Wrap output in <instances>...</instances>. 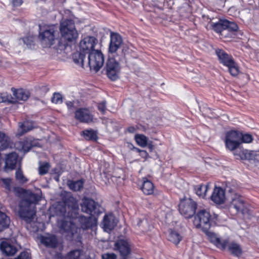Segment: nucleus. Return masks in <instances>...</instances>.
<instances>
[{
	"label": "nucleus",
	"instance_id": "1",
	"mask_svg": "<svg viewBox=\"0 0 259 259\" xmlns=\"http://www.w3.org/2000/svg\"><path fill=\"white\" fill-rule=\"evenodd\" d=\"M63 200L64 207L60 210L64 220L58 222L60 231L67 233V236L73 237L80 233L81 230L87 229L96 225V220L92 217H80L78 218V204L75 198L70 193H66Z\"/></svg>",
	"mask_w": 259,
	"mask_h": 259
},
{
	"label": "nucleus",
	"instance_id": "2",
	"mask_svg": "<svg viewBox=\"0 0 259 259\" xmlns=\"http://www.w3.org/2000/svg\"><path fill=\"white\" fill-rule=\"evenodd\" d=\"M40 199V196L38 194L28 191L19 205V216L27 224L26 228L28 229L32 228L31 231L33 232L38 230V227L34 220L36 212L35 205Z\"/></svg>",
	"mask_w": 259,
	"mask_h": 259
},
{
	"label": "nucleus",
	"instance_id": "3",
	"mask_svg": "<svg viewBox=\"0 0 259 259\" xmlns=\"http://www.w3.org/2000/svg\"><path fill=\"white\" fill-rule=\"evenodd\" d=\"M60 32L63 41L58 39H53L57 42V46L54 48L57 51V53L66 54V50L70 49L68 43H74L79 37V33L76 29L74 22L71 19H65L60 23Z\"/></svg>",
	"mask_w": 259,
	"mask_h": 259
},
{
	"label": "nucleus",
	"instance_id": "4",
	"mask_svg": "<svg viewBox=\"0 0 259 259\" xmlns=\"http://www.w3.org/2000/svg\"><path fill=\"white\" fill-rule=\"evenodd\" d=\"M215 53L220 62L228 68L230 73L233 76H236L239 73V68L232 57L220 49H217Z\"/></svg>",
	"mask_w": 259,
	"mask_h": 259
},
{
	"label": "nucleus",
	"instance_id": "5",
	"mask_svg": "<svg viewBox=\"0 0 259 259\" xmlns=\"http://www.w3.org/2000/svg\"><path fill=\"white\" fill-rule=\"evenodd\" d=\"M210 221L211 215L209 211L201 209L195 215L193 224L196 228L206 231L210 226Z\"/></svg>",
	"mask_w": 259,
	"mask_h": 259
},
{
	"label": "nucleus",
	"instance_id": "6",
	"mask_svg": "<svg viewBox=\"0 0 259 259\" xmlns=\"http://www.w3.org/2000/svg\"><path fill=\"white\" fill-rule=\"evenodd\" d=\"M104 58L101 51L96 50L88 54L87 64L91 69L97 72L103 66Z\"/></svg>",
	"mask_w": 259,
	"mask_h": 259
},
{
	"label": "nucleus",
	"instance_id": "7",
	"mask_svg": "<svg viewBox=\"0 0 259 259\" xmlns=\"http://www.w3.org/2000/svg\"><path fill=\"white\" fill-rule=\"evenodd\" d=\"M240 132L239 131L231 130L226 132L224 140L226 148L233 151L239 148L240 145Z\"/></svg>",
	"mask_w": 259,
	"mask_h": 259
},
{
	"label": "nucleus",
	"instance_id": "8",
	"mask_svg": "<svg viewBox=\"0 0 259 259\" xmlns=\"http://www.w3.org/2000/svg\"><path fill=\"white\" fill-rule=\"evenodd\" d=\"M196 209V203L191 198L182 200L179 204V211L186 218L193 215Z\"/></svg>",
	"mask_w": 259,
	"mask_h": 259
},
{
	"label": "nucleus",
	"instance_id": "9",
	"mask_svg": "<svg viewBox=\"0 0 259 259\" xmlns=\"http://www.w3.org/2000/svg\"><path fill=\"white\" fill-rule=\"evenodd\" d=\"M115 58H110L107 62L106 70L108 77L111 80H116L119 78L120 66L118 61Z\"/></svg>",
	"mask_w": 259,
	"mask_h": 259
},
{
	"label": "nucleus",
	"instance_id": "10",
	"mask_svg": "<svg viewBox=\"0 0 259 259\" xmlns=\"http://www.w3.org/2000/svg\"><path fill=\"white\" fill-rule=\"evenodd\" d=\"M212 29L218 33H222L226 30L236 31L238 30L237 25L227 20H220L217 23L211 24Z\"/></svg>",
	"mask_w": 259,
	"mask_h": 259
},
{
	"label": "nucleus",
	"instance_id": "11",
	"mask_svg": "<svg viewBox=\"0 0 259 259\" xmlns=\"http://www.w3.org/2000/svg\"><path fill=\"white\" fill-rule=\"evenodd\" d=\"M131 247L132 244L128 239H119L115 242L113 249L122 257H126L131 253Z\"/></svg>",
	"mask_w": 259,
	"mask_h": 259
},
{
	"label": "nucleus",
	"instance_id": "12",
	"mask_svg": "<svg viewBox=\"0 0 259 259\" xmlns=\"http://www.w3.org/2000/svg\"><path fill=\"white\" fill-rule=\"evenodd\" d=\"M97 43L98 40L95 37L87 36L80 40L79 45V50L84 54H88L96 50L94 48Z\"/></svg>",
	"mask_w": 259,
	"mask_h": 259
},
{
	"label": "nucleus",
	"instance_id": "13",
	"mask_svg": "<svg viewBox=\"0 0 259 259\" xmlns=\"http://www.w3.org/2000/svg\"><path fill=\"white\" fill-rule=\"evenodd\" d=\"M110 43L109 46V53L114 56L117 50L123 44L121 36L117 33L111 32L110 35Z\"/></svg>",
	"mask_w": 259,
	"mask_h": 259
},
{
	"label": "nucleus",
	"instance_id": "14",
	"mask_svg": "<svg viewBox=\"0 0 259 259\" xmlns=\"http://www.w3.org/2000/svg\"><path fill=\"white\" fill-rule=\"evenodd\" d=\"M75 118L81 122L89 123L94 121L93 115L90 111L85 108H80L75 112Z\"/></svg>",
	"mask_w": 259,
	"mask_h": 259
},
{
	"label": "nucleus",
	"instance_id": "15",
	"mask_svg": "<svg viewBox=\"0 0 259 259\" xmlns=\"http://www.w3.org/2000/svg\"><path fill=\"white\" fill-rule=\"evenodd\" d=\"M38 39L43 48H48L49 45V25L47 22L39 24Z\"/></svg>",
	"mask_w": 259,
	"mask_h": 259
},
{
	"label": "nucleus",
	"instance_id": "16",
	"mask_svg": "<svg viewBox=\"0 0 259 259\" xmlns=\"http://www.w3.org/2000/svg\"><path fill=\"white\" fill-rule=\"evenodd\" d=\"M230 205L233 206L237 212L244 213L246 209V205L243 199L240 195L236 193L231 195Z\"/></svg>",
	"mask_w": 259,
	"mask_h": 259
},
{
	"label": "nucleus",
	"instance_id": "17",
	"mask_svg": "<svg viewBox=\"0 0 259 259\" xmlns=\"http://www.w3.org/2000/svg\"><path fill=\"white\" fill-rule=\"evenodd\" d=\"M211 199L216 204H223L226 200L225 191L221 187H215L211 195Z\"/></svg>",
	"mask_w": 259,
	"mask_h": 259
},
{
	"label": "nucleus",
	"instance_id": "18",
	"mask_svg": "<svg viewBox=\"0 0 259 259\" xmlns=\"http://www.w3.org/2000/svg\"><path fill=\"white\" fill-rule=\"evenodd\" d=\"M204 231L206 232L208 240L217 247L222 249L226 248L227 244V240H221L217 234L213 232L207 231V230Z\"/></svg>",
	"mask_w": 259,
	"mask_h": 259
},
{
	"label": "nucleus",
	"instance_id": "19",
	"mask_svg": "<svg viewBox=\"0 0 259 259\" xmlns=\"http://www.w3.org/2000/svg\"><path fill=\"white\" fill-rule=\"evenodd\" d=\"M117 224L115 217L112 214L105 215L104 217L102 225L103 228L106 232L111 231Z\"/></svg>",
	"mask_w": 259,
	"mask_h": 259
},
{
	"label": "nucleus",
	"instance_id": "20",
	"mask_svg": "<svg viewBox=\"0 0 259 259\" xmlns=\"http://www.w3.org/2000/svg\"><path fill=\"white\" fill-rule=\"evenodd\" d=\"M0 249L8 256L14 255L17 251L16 247L9 241H3L0 244Z\"/></svg>",
	"mask_w": 259,
	"mask_h": 259
},
{
	"label": "nucleus",
	"instance_id": "21",
	"mask_svg": "<svg viewBox=\"0 0 259 259\" xmlns=\"http://www.w3.org/2000/svg\"><path fill=\"white\" fill-rule=\"evenodd\" d=\"M18 155L15 152L8 154L5 161V168L6 170H12L15 168L18 161Z\"/></svg>",
	"mask_w": 259,
	"mask_h": 259
},
{
	"label": "nucleus",
	"instance_id": "22",
	"mask_svg": "<svg viewBox=\"0 0 259 259\" xmlns=\"http://www.w3.org/2000/svg\"><path fill=\"white\" fill-rule=\"evenodd\" d=\"M11 90L13 96L17 101H25L30 97V93L28 91L22 89H15L14 88H12Z\"/></svg>",
	"mask_w": 259,
	"mask_h": 259
},
{
	"label": "nucleus",
	"instance_id": "23",
	"mask_svg": "<svg viewBox=\"0 0 259 259\" xmlns=\"http://www.w3.org/2000/svg\"><path fill=\"white\" fill-rule=\"evenodd\" d=\"M81 207L83 212L91 214L96 208V203L92 199L84 198Z\"/></svg>",
	"mask_w": 259,
	"mask_h": 259
},
{
	"label": "nucleus",
	"instance_id": "24",
	"mask_svg": "<svg viewBox=\"0 0 259 259\" xmlns=\"http://www.w3.org/2000/svg\"><path fill=\"white\" fill-rule=\"evenodd\" d=\"M32 146V141L29 138H26L23 141H19L15 144L16 148L24 152H28Z\"/></svg>",
	"mask_w": 259,
	"mask_h": 259
},
{
	"label": "nucleus",
	"instance_id": "25",
	"mask_svg": "<svg viewBox=\"0 0 259 259\" xmlns=\"http://www.w3.org/2000/svg\"><path fill=\"white\" fill-rule=\"evenodd\" d=\"M209 183L206 185L201 184L197 185L194 188L196 194L200 198H204L206 196L207 192L210 189Z\"/></svg>",
	"mask_w": 259,
	"mask_h": 259
},
{
	"label": "nucleus",
	"instance_id": "26",
	"mask_svg": "<svg viewBox=\"0 0 259 259\" xmlns=\"http://www.w3.org/2000/svg\"><path fill=\"white\" fill-rule=\"evenodd\" d=\"M34 127H35V126L31 121H25L19 125L17 135L21 136Z\"/></svg>",
	"mask_w": 259,
	"mask_h": 259
},
{
	"label": "nucleus",
	"instance_id": "27",
	"mask_svg": "<svg viewBox=\"0 0 259 259\" xmlns=\"http://www.w3.org/2000/svg\"><path fill=\"white\" fill-rule=\"evenodd\" d=\"M227 246L229 251H230L233 255L236 256H239L242 254V248L239 244L234 242H232L229 243L227 242L226 246Z\"/></svg>",
	"mask_w": 259,
	"mask_h": 259
},
{
	"label": "nucleus",
	"instance_id": "28",
	"mask_svg": "<svg viewBox=\"0 0 259 259\" xmlns=\"http://www.w3.org/2000/svg\"><path fill=\"white\" fill-rule=\"evenodd\" d=\"M82 52H76L73 53L72 55V58L74 63H75L78 66L83 67L84 60L85 58V55Z\"/></svg>",
	"mask_w": 259,
	"mask_h": 259
},
{
	"label": "nucleus",
	"instance_id": "29",
	"mask_svg": "<svg viewBox=\"0 0 259 259\" xmlns=\"http://www.w3.org/2000/svg\"><path fill=\"white\" fill-rule=\"evenodd\" d=\"M11 143L10 137L3 132H0V150L9 147Z\"/></svg>",
	"mask_w": 259,
	"mask_h": 259
},
{
	"label": "nucleus",
	"instance_id": "30",
	"mask_svg": "<svg viewBox=\"0 0 259 259\" xmlns=\"http://www.w3.org/2000/svg\"><path fill=\"white\" fill-rule=\"evenodd\" d=\"M141 189L146 195L152 194L154 191L153 184L150 181L147 179L144 180Z\"/></svg>",
	"mask_w": 259,
	"mask_h": 259
},
{
	"label": "nucleus",
	"instance_id": "31",
	"mask_svg": "<svg viewBox=\"0 0 259 259\" xmlns=\"http://www.w3.org/2000/svg\"><path fill=\"white\" fill-rule=\"evenodd\" d=\"M10 223V218L5 213L0 211V232L8 228Z\"/></svg>",
	"mask_w": 259,
	"mask_h": 259
},
{
	"label": "nucleus",
	"instance_id": "32",
	"mask_svg": "<svg viewBox=\"0 0 259 259\" xmlns=\"http://www.w3.org/2000/svg\"><path fill=\"white\" fill-rule=\"evenodd\" d=\"M135 140L137 145L143 148L146 147L149 142L148 138L143 134H136Z\"/></svg>",
	"mask_w": 259,
	"mask_h": 259
},
{
	"label": "nucleus",
	"instance_id": "33",
	"mask_svg": "<svg viewBox=\"0 0 259 259\" xmlns=\"http://www.w3.org/2000/svg\"><path fill=\"white\" fill-rule=\"evenodd\" d=\"M256 155V151L244 149L241 151L240 157L242 159L250 160L255 159Z\"/></svg>",
	"mask_w": 259,
	"mask_h": 259
},
{
	"label": "nucleus",
	"instance_id": "34",
	"mask_svg": "<svg viewBox=\"0 0 259 259\" xmlns=\"http://www.w3.org/2000/svg\"><path fill=\"white\" fill-rule=\"evenodd\" d=\"M83 181L82 180L76 181H69L68 185L70 189L74 191H79L83 185Z\"/></svg>",
	"mask_w": 259,
	"mask_h": 259
},
{
	"label": "nucleus",
	"instance_id": "35",
	"mask_svg": "<svg viewBox=\"0 0 259 259\" xmlns=\"http://www.w3.org/2000/svg\"><path fill=\"white\" fill-rule=\"evenodd\" d=\"M82 251L80 249L73 250L67 253L66 259H81Z\"/></svg>",
	"mask_w": 259,
	"mask_h": 259
},
{
	"label": "nucleus",
	"instance_id": "36",
	"mask_svg": "<svg viewBox=\"0 0 259 259\" xmlns=\"http://www.w3.org/2000/svg\"><path fill=\"white\" fill-rule=\"evenodd\" d=\"M167 238L169 241L175 244H178L182 239L180 234L175 231H171L168 235Z\"/></svg>",
	"mask_w": 259,
	"mask_h": 259
},
{
	"label": "nucleus",
	"instance_id": "37",
	"mask_svg": "<svg viewBox=\"0 0 259 259\" xmlns=\"http://www.w3.org/2000/svg\"><path fill=\"white\" fill-rule=\"evenodd\" d=\"M16 180L21 184H24L26 183L28 180L24 175L22 170L20 168H18L15 172Z\"/></svg>",
	"mask_w": 259,
	"mask_h": 259
},
{
	"label": "nucleus",
	"instance_id": "38",
	"mask_svg": "<svg viewBox=\"0 0 259 259\" xmlns=\"http://www.w3.org/2000/svg\"><path fill=\"white\" fill-rule=\"evenodd\" d=\"M253 140L252 136L249 134H243L240 132V144L244 143H250Z\"/></svg>",
	"mask_w": 259,
	"mask_h": 259
},
{
	"label": "nucleus",
	"instance_id": "39",
	"mask_svg": "<svg viewBox=\"0 0 259 259\" xmlns=\"http://www.w3.org/2000/svg\"><path fill=\"white\" fill-rule=\"evenodd\" d=\"M0 184L6 190L10 191L11 189V180L9 178H2L0 180Z\"/></svg>",
	"mask_w": 259,
	"mask_h": 259
},
{
	"label": "nucleus",
	"instance_id": "40",
	"mask_svg": "<svg viewBox=\"0 0 259 259\" xmlns=\"http://www.w3.org/2000/svg\"><path fill=\"white\" fill-rule=\"evenodd\" d=\"M82 135L87 140H93L96 138V134L92 130H85L83 131Z\"/></svg>",
	"mask_w": 259,
	"mask_h": 259
},
{
	"label": "nucleus",
	"instance_id": "41",
	"mask_svg": "<svg viewBox=\"0 0 259 259\" xmlns=\"http://www.w3.org/2000/svg\"><path fill=\"white\" fill-rule=\"evenodd\" d=\"M137 225L141 228L143 231H147L150 229V226L146 219L139 220L137 223Z\"/></svg>",
	"mask_w": 259,
	"mask_h": 259
},
{
	"label": "nucleus",
	"instance_id": "42",
	"mask_svg": "<svg viewBox=\"0 0 259 259\" xmlns=\"http://www.w3.org/2000/svg\"><path fill=\"white\" fill-rule=\"evenodd\" d=\"M22 39L24 43L26 45L28 48H31L34 46V37L33 35L27 36L24 37Z\"/></svg>",
	"mask_w": 259,
	"mask_h": 259
},
{
	"label": "nucleus",
	"instance_id": "43",
	"mask_svg": "<svg viewBox=\"0 0 259 259\" xmlns=\"http://www.w3.org/2000/svg\"><path fill=\"white\" fill-rule=\"evenodd\" d=\"M38 171L40 175L46 174L49 171V163L44 162L40 164Z\"/></svg>",
	"mask_w": 259,
	"mask_h": 259
},
{
	"label": "nucleus",
	"instance_id": "44",
	"mask_svg": "<svg viewBox=\"0 0 259 259\" xmlns=\"http://www.w3.org/2000/svg\"><path fill=\"white\" fill-rule=\"evenodd\" d=\"M52 103L55 104H60L62 102V97L60 94L55 93L51 99Z\"/></svg>",
	"mask_w": 259,
	"mask_h": 259
},
{
	"label": "nucleus",
	"instance_id": "45",
	"mask_svg": "<svg viewBox=\"0 0 259 259\" xmlns=\"http://www.w3.org/2000/svg\"><path fill=\"white\" fill-rule=\"evenodd\" d=\"M14 259H30V253L27 251H23Z\"/></svg>",
	"mask_w": 259,
	"mask_h": 259
},
{
	"label": "nucleus",
	"instance_id": "46",
	"mask_svg": "<svg viewBox=\"0 0 259 259\" xmlns=\"http://www.w3.org/2000/svg\"><path fill=\"white\" fill-rule=\"evenodd\" d=\"M57 241L56 237L54 235H50V247H55L57 246Z\"/></svg>",
	"mask_w": 259,
	"mask_h": 259
},
{
	"label": "nucleus",
	"instance_id": "47",
	"mask_svg": "<svg viewBox=\"0 0 259 259\" xmlns=\"http://www.w3.org/2000/svg\"><path fill=\"white\" fill-rule=\"evenodd\" d=\"M102 259H116L117 256L114 253H106L102 254Z\"/></svg>",
	"mask_w": 259,
	"mask_h": 259
},
{
	"label": "nucleus",
	"instance_id": "48",
	"mask_svg": "<svg viewBox=\"0 0 259 259\" xmlns=\"http://www.w3.org/2000/svg\"><path fill=\"white\" fill-rule=\"evenodd\" d=\"M98 108L99 110H100L103 114H104L106 110V102L105 101H103L99 103Z\"/></svg>",
	"mask_w": 259,
	"mask_h": 259
},
{
	"label": "nucleus",
	"instance_id": "49",
	"mask_svg": "<svg viewBox=\"0 0 259 259\" xmlns=\"http://www.w3.org/2000/svg\"><path fill=\"white\" fill-rule=\"evenodd\" d=\"M40 242L41 244L45 245L46 247L49 246V238L44 236L40 238Z\"/></svg>",
	"mask_w": 259,
	"mask_h": 259
},
{
	"label": "nucleus",
	"instance_id": "50",
	"mask_svg": "<svg viewBox=\"0 0 259 259\" xmlns=\"http://www.w3.org/2000/svg\"><path fill=\"white\" fill-rule=\"evenodd\" d=\"M139 154L142 157L145 159H146L149 156L148 153L147 152V151L143 150H142V151H140V153Z\"/></svg>",
	"mask_w": 259,
	"mask_h": 259
},
{
	"label": "nucleus",
	"instance_id": "51",
	"mask_svg": "<svg viewBox=\"0 0 259 259\" xmlns=\"http://www.w3.org/2000/svg\"><path fill=\"white\" fill-rule=\"evenodd\" d=\"M12 3L14 6H19L23 3V0H13Z\"/></svg>",
	"mask_w": 259,
	"mask_h": 259
},
{
	"label": "nucleus",
	"instance_id": "52",
	"mask_svg": "<svg viewBox=\"0 0 259 259\" xmlns=\"http://www.w3.org/2000/svg\"><path fill=\"white\" fill-rule=\"evenodd\" d=\"M127 131L130 133H134L136 131V128L134 126H130L127 128Z\"/></svg>",
	"mask_w": 259,
	"mask_h": 259
},
{
	"label": "nucleus",
	"instance_id": "53",
	"mask_svg": "<svg viewBox=\"0 0 259 259\" xmlns=\"http://www.w3.org/2000/svg\"><path fill=\"white\" fill-rule=\"evenodd\" d=\"M147 146H148L150 151H152L154 149V146L151 141H149V142H148V145Z\"/></svg>",
	"mask_w": 259,
	"mask_h": 259
},
{
	"label": "nucleus",
	"instance_id": "54",
	"mask_svg": "<svg viewBox=\"0 0 259 259\" xmlns=\"http://www.w3.org/2000/svg\"><path fill=\"white\" fill-rule=\"evenodd\" d=\"M66 105L68 109H71L73 106V103L72 102H68L66 103Z\"/></svg>",
	"mask_w": 259,
	"mask_h": 259
},
{
	"label": "nucleus",
	"instance_id": "55",
	"mask_svg": "<svg viewBox=\"0 0 259 259\" xmlns=\"http://www.w3.org/2000/svg\"><path fill=\"white\" fill-rule=\"evenodd\" d=\"M52 36H53L54 35L52 34V33L51 32V30L50 29V39H51V37H52ZM52 45H53V43L50 41V48L51 47V46Z\"/></svg>",
	"mask_w": 259,
	"mask_h": 259
},
{
	"label": "nucleus",
	"instance_id": "56",
	"mask_svg": "<svg viewBox=\"0 0 259 259\" xmlns=\"http://www.w3.org/2000/svg\"><path fill=\"white\" fill-rule=\"evenodd\" d=\"M135 150L137 152H139V153H140V151H142V150H140V149L138 148H135Z\"/></svg>",
	"mask_w": 259,
	"mask_h": 259
},
{
	"label": "nucleus",
	"instance_id": "57",
	"mask_svg": "<svg viewBox=\"0 0 259 259\" xmlns=\"http://www.w3.org/2000/svg\"><path fill=\"white\" fill-rule=\"evenodd\" d=\"M109 54H110L109 57H111V56H112V57H114V56H113L112 55L110 54V53H109Z\"/></svg>",
	"mask_w": 259,
	"mask_h": 259
},
{
	"label": "nucleus",
	"instance_id": "58",
	"mask_svg": "<svg viewBox=\"0 0 259 259\" xmlns=\"http://www.w3.org/2000/svg\"><path fill=\"white\" fill-rule=\"evenodd\" d=\"M65 57H66L65 56H63L62 59H64V58H65Z\"/></svg>",
	"mask_w": 259,
	"mask_h": 259
}]
</instances>
